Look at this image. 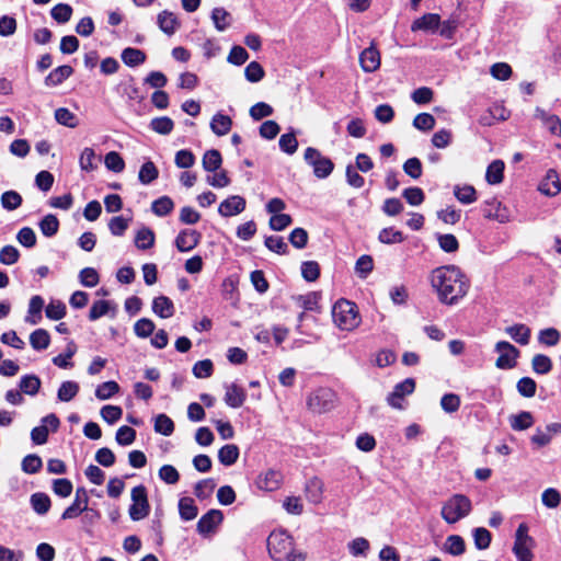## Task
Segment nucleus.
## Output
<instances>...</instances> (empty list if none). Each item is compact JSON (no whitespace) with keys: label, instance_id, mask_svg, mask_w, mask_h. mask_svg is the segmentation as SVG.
<instances>
[{"label":"nucleus","instance_id":"obj_33","mask_svg":"<svg viewBox=\"0 0 561 561\" xmlns=\"http://www.w3.org/2000/svg\"><path fill=\"white\" fill-rule=\"evenodd\" d=\"M50 335L45 329H36L30 335V344L35 351H44L49 346Z\"/></svg>","mask_w":561,"mask_h":561},{"label":"nucleus","instance_id":"obj_8","mask_svg":"<svg viewBox=\"0 0 561 561\" xmlns=\"http://www.w3.org/2000/svg\"><path fill=\"white\" fill-rule=\"evenodd\" d=\"M131 505L129 516L133 520H140L148 516L150 506L147 497V490L144 485H137L131 490Z\"/></svg>","mask_w":561,"mask_h":561},{"label":"nucleus","instance_id":"obj_61","mask_svg":"<svg viewBox=\"0 0 561 561\" xmlns=\"http://www.w3.org/2000/svg\"><path fill=\"white\" fill-rule=\"evenodd\" d=\"M80 283L84 287H95L100 282L99 273L93 267H84L79 273Z\"/></svg>","mask_w":561,"mask_h":561},{"label":"nucleus","instance_id":"obj_40","mask_svg":"<svg viewBox=\"0 0 561 561\" xmlns=\"http://www.w3.org/2000/svg\"><path fill=\"white\" fill-rule=\"evenodd\" d=\"M211 20L219 32L227 30L231 24V15L224 8H215L211 12Z\"/></svg>","mask_w":561,"mask_h":561},{"label":"nucleus","instance_id":"obj_57","mask_svg":"<svg viewBox=\"0 0 561 561\" xmlns=\"http://www.w3.org/2000/svg\"><path fill=\"white\" fill-rule=\"evenodd\" d=\"M96 156L92 148H84L79 158L81 170L91 172L96 169Z\"/></svg>","mask_w":561,"mask_h":561},{"label":"nucleus","instance_id":"obj_20","mask_svg":"<svg viewBox=\"0 0 561 561\" xmlns=\"http://www.w3.org/2000/svg\"><path fill=\"white\" fill-rule=\"evenodd\" d=\"M535 117L540 119L543 126L552 135L561 137V119L558 115L548 113L547 111L537 107L535 110Z\"/></svg>","mask_w":561,"mask_h":561},{"label":"nucleus","instance_id":"obj_48","mask_svg":"<svg viewBox=\"0 0 561 561\" xmlns=\"http://www.w3.org/2000/svg\"><path fill=\"white\" fill-rule=\"evenodd\" d=\"M154 431L161 435L170 436L174 432V423L167 414H158L154 417Z\"/></svg>","mask_w":561,"mask_h":561},{"label":"nucleus","instance_id":"obj_32","mask_svg":"<svg viewBox=\"0 0 561 561\" xmlns=\"http://www.w3.org/2000/svg\"><path fill=\"white\" fill-rule=\"evenodd\" d=\"M454 195L463 205H469L477 201V192L472 185H456L454 187Z\"/></svg>","mask_w":561,"mask_h":561},{"label":"nucleus","instance_id":"obj_39","mask_svg":"<svg viewBox=\"0 0 561 561\" xmlns=\"http://www.w3.org/2000/svg\"><path fill=\"white\" fill-rule=\"evenodd\" d=\"M174 208V203L169 196H161L151 204L152 213L158 217L169 215Z\"/></svg>","mask_w":561,"mask_h":561},{"label":"nucleus","instance_id":"obj_62","mask_svg":"<svg viewBox=\"0 0 561 561\" xmlns=\"http://www.w3.org/2000/svg\"><path fill=\"white\" fill-rule=\"evenodd\" d=\"M531 367L535 373L546 375L551 370L552 363L547 355L537 354L533 357Z\"/></svg>","mask_w":561,"mask_h":561},{"label":"nucleus","instance_id":"obj_54","mask_svg":"<svg viewBox=\"0 0 561 561\" xmlns=\"http://www.w3.org/2000/svg\"><path fill=\"white\" fill-rule=\"evenodd\" d=\"M51 18L57 23H67L72 15V8L67 3H58L50 11Z\"/></svg>","mask_w":561,"mask_h":561},{"label":"nucleus","instance_id":"obj_30","mask_svg":"<svg viewBox=\"0 0 561 561\" xmlns=\"http://www.w3.org/2000/svg\"><path fill=\"white\" fill-rule=\"evenodd\" d=\"M504 162L502 160L492 161L485 173V180L489 184L495 185L503 181Z\"/></svg>","mask_w":561,"mask_h":561},{"label":"nucleus","instance_id":"obj_64","mask_svg":"<svg viewBox=\"0 0 561 561\" xmlns=\"http://www.w3.org/2000/svg\"><path fill=\"white\" fill-rule=\"evenodd\" d=\"M45 313L50 320H60L66 316V306L59 300H53L47 305Z\"/></svg>","mask_w":561,"mask_h":561},{"label":"nucleus","instance_id":"obj_46","mask_svg":"<svg viewBox=\"0 0 561 561\" xmlns=\"http://www.w3.org/2000/svg\"><path fill=\"white\" fill-rule=\"evenodd\" d=\"M159 175V171L153 162H145L139 170L138 179L141 184L148 185L153 182Z\"/></svg>","mask_w":561,"mask_h":561},{"label":"nucleus","instance_id":"obj_16","mask_svg":"<svg viewBox=\"0 0 561 561\" xmlns=\"http://www.w3.org/2000/svg\"><path fill=\"white\" fill-rule=\"evenodd\" d=\"M201 237V233L196 230L184 229L179 232L175 239V247L180 252H188L197 247Z\"/></svg>","mask_w":561,"mask_h":561},{"label":"nucleus","instance_id":"obj_22","mask_svg":"<svg viewBox=\"0 0 561 561\" xmlns=\"http://www.w3.org/2000/svg\"><path fill=\"white\" fill-rule=\"evenodd\" d=\"M159 28L167 35H173L180 27V22L173 12L163 10L157 16Z\"/></svg>","mask_w":561,"mask_h":561},{"label":"nucleus","instance_id":"obj_27","mask_svg":"<svg viewBox=\"0 0 561 561\" xmlns=\"http://www.w3.org/2000/svg\"><path fill=\"white\" fill-rule=\"evenodd\" d=\"M232 127V119L222 113H216L210 122V129L217 136L227 135Z\"/></svg>","mask_w":561,"mask_h":561},{"label":"nucleus","instance_id":"obj_58","mask_svg":"<svg viewBox=\"0 0 561 561\" xmlns=\"http://www.w3.org/2000/svg\"><path fill=\"white\" fill-rule=\"evenodd\" d=\"M111 309H114L112 304L107 300H96L91 306L90 312H89V319L91 321H95L100 319L101 317L107 314Z\"/></svg>","mask_w":561,"mask_h":561},{"label":"nucleus","instance_id":"obj_12","mask_svg":"<svg viewBox=\"0 0 561 561\" xmlns=\"http://www.w3.org/2000/svg\"><path fill=\"white\" fill-rule=\"evenodd\" d=\"M89 495L84 488L76 490V496L70 506H68L62 515V519H72L78 517L81 513L88 510Z\"/></svg>","mask_w":561,"mask_h":561},{"label":"nucleus","instance_id":"obj_9","mask_svg":"<svg viewBox=\"0 0 561 561\" xmlns=\"http://www.w3.org/2000/svg\"><path fill=\"white\" fill-rule=\"evenodd\" d=\"M495 351L500 354L495 365L500 369H511L515 367L519 351L506 341H500L495 344Z\"/></svg>","mask_w":561,"mask_h":561},{"label":"nucleus","instance_id":"obj_42","mask_svg":"<svg viewBox=\"0 0 561 561\" xmlns=\"http://www.w3.org/2000/svg\"><path fill=\"white\" fill-rule=\"evenodd\" d=\"M55 119L58 124L69 128H76L79 125L78 117L66 107H59L55 111Z\"/></svg>","mask_w":561,"mask_h":561},{"label":"nucleus","instance_id":"obj_28","mask_svg":"<svg viewBox=\"0 0 561 561\" xmlns=\"http://www.w3.org/2000/svg\"><path fill=\"white\" fill-rule=\"evenodd\" d=\"M73 72V69L68 66H59L55 68L49 75L45 78V84L47 87H57L61 84L66 79H68Z\"/></svg>","mask_w":561,"mask_h":561},{"label":"nucleus","instance_id":"obj_7","mask_svg":"<svg viewBox=\"0 0 561 561\" xmlns=\"http://www.w3.org/2000/svg\"><path fill=\"white\" fill-rule=\"evenodd\" d=\"M535 540L528 535V526L525 523L519 524L515 533V542L513 552L517 561H533V548Z\"/></svg>","mask_w":561,"mask_h":561},{"label":"nucleus","instance_id":"obj_44","mask_svg":"<svg viewBox=\"0 0 561 561\" xmlns=\"http://www.w3.org/2000/svg\"><path fill=\"white\" fill-rule=\"evenodd\" d=\"M79 392V385L76 381H64L57 392V397L61 402L71 401Z\"/></svg>","mask_w":561,"mask_h":561},{"label":"nucleus","instance_id":"obj_4","mask_svg":"<svg viewBox=\"0 0 561 561\" xmlns=\"http://www.w3.org/2000/svg\"><path fill=\"white\" fill-rule=\"evenodd\" d=\"M472 511L471 500L463 494H454L442 506L440 516L447 524H456Z\"/></svg>","mask_w":561,"mask_h":561},{"label":"nucleus","instance_id":"obj_43","mask_svg":"<svg viewBox=\"0 0 561 561\" xmlns=\"http://www.w3.org/2000/svg\"><path fill=\"white\" fill-rule=\"evenodd\" d=\"M534 423V417L530 412L523 411L510 417V424L515 431H524L529 428Z\"/></svg>","mask_w":561,"mask_h":561},{"label":"nucleus","instance_id":"obj_41","mask_svg":"<svg viewBox=\"0 0 561 561\" xmlns=\"http://www.w3.org/2000/svg\"><path fill=\"white\" fill-rule=\"evenodd\" d=\"M179 513L182 519L192 520L197 516L198 510L191 497H182L179 501Z\"/></svg>","mask_w":561,"mask_h":561},{"label":"nucleus","instance_id":"obj_55","mask_svg":"<svg viewBox=\"0 0 561 561\" xmlns=\"http://www.w3.org/2000/svg\"><path fill=\"white\" fill-rule=\"evenodd\" d=\"M156 329L152 320L148 318H141L134 324V332L138 337H149Z\"/></svg>","mask_w":561,"mask_h":561},{"label":"nucleus","instance_id":"obj_21","mask_svg":"<svg viewBox=\"0 0 561 561\" xmlns=\"http://www.w3.org/2000/svg\"><path fill=\"white\" fill-rule=\"evenodd\" d=\"M440 24V18L435 13H427L423 16L416 19L411 26L413 32L415 31H424L430 33L437 32Z\"/></svg>","mask_w":561,"mask_h":561},{"label":"nucleus","instance_id":"obj_47","mask_svg":"<svg viewBox=\"0 0 561 561\" xmlns=\"http://www.w3.org/2000/svg\"><path fill=\"white\" fill-rule=\"evenodd\" d=\"M50 499L45 493H34L31 496L32 508L39 515L46 514L50 508Z\"/></svg>","mask_w":561,"mask_h":561},{"label":"nucleus","instance_id":"obj_56","mask_svg":"<svg viewBox=\"0 0 561 561\" xmlns=\"http://www.w3.org/2000/svg\"><path fill=\"white\" fill-rule=\"evenodd\" d=\"M43 466V461L39 456L30 454L22 460L21 468L25 473L34 474L37 473Z\"/></svg>","mask_w":561,"mask_h":561},{"label":"nucleus","instance_id":"obj_37","mask_svg":"<svg viewBox=\"0 0 561 561\" xmlns=\"http://www.w3.org/2000/svg\"><path fill=\"white\" fill-rule=\"evenodd\" d=\"M154 244V233L150 228L144 227L139 229L135 237V245L139 250H148Z\"/></svg>","mask_w":561,"mask_h":561},{"label":"nucleus","instance_id":"obj_59","mask_svg":"<svg viewBox=\"0 0 561 561\" xmlns=\"http://www.w3.org/2000/svg\"><path fill=\"white\" fill-rule=\"evenodd\" d=\"M119 386L116 381H105L95 389V397L100 400H107L117 393Z\"/></svg>","mask_w":561,"mask_h":561},{"label":"nucleus","instance_id":"obj_38","mask_svg":"<svg viewBox=\"0 0 561 561\" xmlns=\"http://www.w3.org/2000/svg\"><path fill=\"white\" fill-rule=\"evenodd\" d=\"M239 458V448L237 445L228 444L218 451V459L224 466H232Z\"/></svg>","mask_w":561,"mask_h":561},{"label":"nucleus","instance_id":"obj_63","mask_svg":"<svg viewBox=\"0 0 561 561\" xmlns=\"http://www.w3.org/2000/svg\"><path fill=\"white\" fill-rule=\"evenodd\" d=\"M115 439L121 446L131 445L136 439V431L133 427L123 425L117 430Z\"/></svg>","mask_w":561,"mask_h":561},{"label":"nucleus","instance_id":"obj_10","mask_svg":"<svg viewBox=\"0 0 561 561\" xmlns=\"http://www.w3.org/2000/svg\"><path fill=\"white\" fill-rule=\"evenodd\" d=\"M59 419L56 414L50 413L42 419V424L36 426L31 432L32 442L36 445H43L48 439L49 428L56 432L59 427Z\"/></svg>","mask_w":561,"mask_h":561},{"label":"nucleus","instance_id":"obj_2","mask_svg":"<svg viewBox=\"0 0 561 561\" xmlns=\"http://www.w3.org/2000/svg\"><path fill=\"white\" fill-rule=\"evenodd\" d=\"M270 556L275 561H305L306 554L294 550V541L284 530L273 531L267 538Z\"/></svg>","mask_w":561,"mask_h":561},{"label":"nucleus","instance_id":"obj_52","mask_svg":"<svg viewBox=\"0 0 561 561\" xmlns=\"http://www.w3.org/2000/svg\"><path fill=\"white\" fill-rule=\"evenodd\" d=\"M474 546L479 550H484L490 547L491 533L484 527H478L472 530Z\"/></svg>","mask_w":561,"mask_h":561},{"label":"nucleus","instance_id":"obj_50","mask_svg":"<svg viewBox=\"0 0 561 561\" xmlns=\"http://www.w3.org/2000/svg\"><path fill=\"white\" fill-rule=\"evenodd\" d=\"M105 167L115 173H121L125 169V161L116 151H110L104 157Z\"/></svg>","mask_w":561,"mask_h":561},{"label":"nucleus","instance_id":"obj_5","mask_svg":"<svg viewBox=\"0 0 561 561\" xmlns=\"http://www.w3.org/2000/svg\"><path fill=\"white\" fill-rule=\"evenodd\" d=\"M306 403L312 413H328L336 407L337 394L331 388L320 387L308 394Z\"/></svg>","mask_w":561,"mask_h":561},{"label":"nucleus","instance_id":"obj_13","mask_svg":"<svg viewBox=\"0 0 561 561\" xmlns=\"http://www.w3.org/2000/svg\"><path fill=\"white\" fill-rule=\"evenodd\" d=\"M282 481L283 474L280 471L268 469L257 476L255 484L260 490L272 492L280 488Z\"/></svg>","mask_w":561,"mask_h":561},{"label":"nucleus","instance_id":"obj_19","mask_svg":"<svg viewBox=\"0 0 561 561\" xmlns=\"http://www.w3.org/2000/svg\"><path fill=\"white\" fill-rule=\"evenodd\" d=\"M359 64L365 72H374L380 67V54L374 47L365 48L359 55Z\"/></svg>","mask_w":561,"mask_h":561},{"label":"nucleus","instance_id":"obj_15","mask_svg":"<svg viewBox=\"0 0 561 561\" xmlns=\"http://www.w3.org/2000/svg\"><path fill=\"white\" fill-rule=\"evenodd\" d=\"M482 213L485 218L494 219L502 224L510 220L507 209L503 207L502 204L495 198L485 201L483 203Z\"/></svg>","mask_w":561,"mask_h":561},{"label":"nucleus","instance_id":"obj_31","mask_svg":"<svg viewBox=\"0 0 561 561\" xmlns=\"http://www.w3.org/2000/svg\"><path fill=\"white\" fill-rule=\"evenodd\" d=\"M323 493V483L318 478H311L306 483V495L308 500L313 503L318 504L321 502Z\"/></svg>","mask_w":561,"mask_h":561},{"label":"nucleus","instance_id":"obj_11","mask_svg":"<svg viewBox=\"0 0 561 561\" xmlns=\"http://www.w3.org/2000/svg\"><path fill=\"white\" fill-rule=\"evenodd\" d=\"M414 389L415 381L413 378H407L405 380L399 382L387 398L389 405L394 409H403V398L408 394H411Z\"/></svg>","mask_w":561,"mask_h":561},{"label":"nucleus","instance_id":"obj_23","mask_svg":"<svg viewBox=\"0 0 561 561\" xmlns=\"http://www.w3.org/2000/svg\"><path fill=\"white\" fill-rule=\"evenodd\" d=\"M225 402L228 407L237 409L243 405L247 393L236 383L226 385Z\"/></svg>","mask_w":561,"mask_h":561},{"label":"nucleus","instance_id":"obj_18","mask_svg":"<svg viewBox=\"0 0 561 561\" xmlns=\"http://www.w3.org/2000/svg\"><path fill=\"white\" fill-rule=\"evenodd\" d=\"M538 190L547 196H556L561 192V181L558 173L550 169L541 180Z\"/></svg>","mask_w":561,"mask_h":561},{"label":"nucleus","instance_id":"obj_35","mask_svg":"<svg viewBox=\"0 0 561 561\" xmlns=\"http://www.w3.org/2000/svg\"><path fill=\"white\" fill-rule=\"evenodd\" d=\"M19 387L22 393L35 396L39 391L41 379L36 375L22 376Z\"/></svg>","mask_w":561,"mask_h":561},{"label":"nucleus","instance_id":"obj_34","mask_svg":"<svg viewBox=\"0 0 561 561\" xmlns=\"http://www.w3.org/2000/svg\"><path fill=\"white\" fill-rule=\"evenodd\" d=\"M122 60L129 67H136L145 62L146 54L137 48L127 47L122 51Z\"/></svg>","mask_w":561,"mask_h":561},{"label":"nucleus","instance_id":"obj_26","mask_svg":"<svg viewBox=\"0 0 561 561\" xmlns=\"http://www.w3.org/2000/svg\"><path fill=\"white\" fill-rule=\"evenodd\" d=\"M505 333L520 345H527L530 340V329L523 323L514 324L505 329Z\"/></svg>","mask_w":561,"mask_h":561},{"label":"nucleus","instance_id":"obj_25","mask_svg":"<svg viewBox=\"0 0 561 561\" xmlns=\"http://www.w3.org/2000/svg\"><path fill=\"white\" fill-rule=\"evenodd\" d=\"M152 311L162 319L171 318L174 314V305L167 296L156 297L152 301Z\"/></svg>","mask_w":561,"mask_h":561},{"label":"nucleus","instance_id":"obj_14","mask_svg":"<svg viewBox=\"0 0 561 561\" xmlns=\"http://www.w3.org/2000/svg\"><path fill=\"white\" fill-rule=\"evenodd\" d=\"M245 199L242 196L232 195L220 203L218 213L222 217L237 216L245 209Z\"/></svg>","mask_w":561,"mask_h":561},{"label":"nucleus","instance_id":"obj_45","mask_svg":"<svg viewBox=\"0 0 561 561\" xmlns=\"http://www.w3.org/2000/svg\"><path fill=\"white\" fill-rule=\"evenodd\" d=\"M77 352V346L73 342H69L65 353L59 354L53 358V364L59 368H70L72 363L70 359Z\"/></svg>","mask_w":561,"mask_h":561},{"label":"nucleus","instance_id":"obj_17","mask_svg":"<svg viewBox=\"0 0 561 561\" xmlns=\"http://www.w3.org/2000/svg\"><path fill=\"white\" fill-rule=\"evenodd\" d=\"M224 519L219 510H210L203 515L197 523V530L202 535L211 533Z\"/></svg>","mask_w":561,"mask_h":561},{"label":"nucleus","instance_id":"obj_24","mask_svg":"<svg viewBox=\"0 0 561 561\" xmlns=\"http://www.w3.org/2000/svg\"><path fill=\"white\" fill-rule=\"evenodd\" d=\"M44 308V299L35 295L30 299L27 314L25 322L32 325H36L42 320V310Z\"/></svg>","mask_w":561,"mask_h":561},{"label":"nucleus","instance_id":"obj_29","mask_svg":"<svg viewBox=\"0 0 561 561\" xmlns=\"http://www.w3.org/2000/svg\"><path fill=\"white\" fill-rule=\"evenodd\" d=\"M466 550V543L461 536L449 535L443 546V551L451 556H461Z\"/></svg>","mask_w":561,"mask_h":561},{"label":"nucleus","instance_id":"obj_36","mask_svg":"<svg viewBox=\"0 0 561 561\" xmlns=\"http://www.w3.org/2000/svg\"><path fill=\"white\" fill-rule=\"evenodd\" d=\"M203 168L207 172L217 171L222 163L221 154L218 150L211 149L207 150L203 156Z\"/></svg>","mask_w":561,"mask_h":561},{"label":"nucleus","instance_id":"obj_6","mask_svg":"<svg viewBox=\"0 0 561 561\" xmlns=\"http://www.w3.org/2000/svg\"><path fill=\"white\" fill-rule=\"evenodd\" d=\"M304 159L312 168L313 174L318 179H327L334 170V163L328 157H324L318 149L308 147L305 150Z\"/></svg>","mask_w":561,"mask_h":561},{"label":"nucleus","instance_id":"obj_60","mask_svg":"<svg viewBox=\"0 0 561 561\" xmlns=\"http://www.w3.org/2000/svg\"><path fill=\"white\" fill-rule=\"evenodd\" d=\"M378 240L385 244L401 243L404 237L401 231L393 228H383L378 236Z\"/></svg>","mask_w":561,"mask_h":561},{"label":"nucleus","instance_id":"obj_51","mask_svg":"<svg viewBox=\"0 0 561 561\" xmlns=\"http://www.w3.org/2000/svg\"><path fill=\"white\" fill-rule=\"evenodd\" d=\"M150 127L157 134L169 135L173 130L174 123L170 117L161 116L151 119Z\"/></svg>","mask_w":561,"mask_h":561},{"label":"nucleus","instance_id":"obj_1","mask_svg":"<svg viewBox=\"0 0 561 561\" xmlns=\"http://www.w3.org/2000/svg\"><path fill=\"white\" fill-rule=\"evenodd\" d=\"M431 285L440 302L455 305L463 298L470 287L469 278L456 265L436 267L430 276Z\"/></svg>","mask_w":561,"mask_h":561},{"label":"nucleus","instance_id":"obj_49","mask_svg":"<svg viewBox=\"0 0 561 561\" xmlns=\"http://www.w3.org/2000/svg\"><path fill=\"white\" fill-rule=\"evenodd\" d=\"M42 233L45 237H53L58 232L59 221L55 215H46L38 224Z\"/></svg>","mask_w":561,"mask_h":561},{"label":"nucleus","instance_id":"obj_53","mask_svg":"<svg viewBox=\"0 0 561 561\" xmlns=\"http://www.w3.org/2000/svg\"><path fill=\"white\" fill-rule=\"evenodd\" d=\"M22 204V196L16 191H7L1 195V206L9 210L18 209Z\"/></svg>","mask_w":561,"mask_h":561},{"label":"nucleus","instance_id":"obj_3","mask_svg":"<svg viewBox=\"0 0 561 561\" xmlns=\"http://www.w3.org/2000/svg\"><path fill=\"white\" fill-rule=\"evenodd\" d=\"M332 318L334 324L343 331H352L360 323L356 305L346 299H340L334 304Z\"/></svg>","mask_w":561,"mask_h":561}]
</instances>
